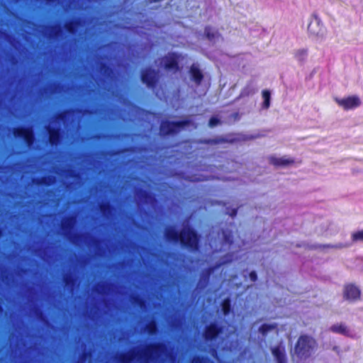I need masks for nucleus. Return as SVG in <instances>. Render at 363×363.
Returning a JSON list of instances; mask_svg holds the SVG:
<instances>
[{
  "label": "nucleus",
  "mask_w": 363,
  "mask_h": 363,
  "mask_svg": "<svg viewBox=\"0 0 363 363\" xmlns=\"http://www.w3.org/2000/svg\"><path fill=\"white\" fill-rule=\"evenodd\" d=\"M220 333H221V330H219L216 325L212 324L210 325L205 330L204 333V337L206 340H213Z\"/></svg>",
  "instance_id": "16"
},
{
  "label": "nucleus",
  "mask_w": 363,
  "mask_h": 363,
  "mask_svg": "<svg viewBox=\"0 0 363 363\" xmlns=\"http://www.w3.org/2000/svg\"><path fill=\"white\" fill-rule=\"evenodd\" d=\"M343 297L350 301H354L360 297V290L353 284H347L345 286Z\"/></svg>",
  "instance_id": "11"
},
{
  "label": "nucleus",
  "mask_w": 363,
  "mask_h": 363,
  "mask_svg": "<svg viewBox=\"0 0 363 363\" xmlns=\"http://www.w3.org/2000/svg\"><path fill=\"white\" fill-rule=\"evenodd\" d=\"M152 332L155 335L159 334V323L156 318L153 323Z\"/></svg>",
  "instance_id": "35"
},
{
  "label": "nucleus",
  "mask_w": 363,
  "mask_h": 363,
  "mask_svg": "<svg viewBox=\"0 0 363 363\" xmlns=\"http://www.w3.org/2000/svg\"><path fill=\"white\" fill-rule=\"evenodd\" d=\"M100 72L106 77H109L113 72L112 68L106 62H101L99 67Z\"/></svg>",
  "instance_id": "22"
},
{
  "label": "nucleus",
  "mask_w": 363,
  "mask_h": 363,
  "mask_svg": "<svg viewBox=\"0 0 363 363\" xmlns=\"http://www.w3.org/2000/svg\"><path fill=\"white\" fill-rule=\"evenodd\" d=\"M55 182V177L51 175H45L41 177L33 179V182L38 186H48Z\"/></svg>",
  "instance_id": "15"
},
{
  "label": "nucleus",
  "mask_w": 363,
  "mask_h": 363,
  "mask_svg": "<svg viewBox=\"0 0 363 363\" xmlns=\"http://www.w3.org/2000/svg\"><path fill=\"white\" fill-rule=\"evenodd\" d=\"M15 138L23 140L25 143L30 147L35 142V135L33 129L28 126H18L13 129Z\"/></svg>",
  "instance_id": "7"
},
{
  "label": "nucleus",
  "mask_w": 363,
  "mask_h": 363,
  "mask_svg": "<svg viewBox=\"0 0 363 363\" xmlns=\"http://www.w3.org/2000/svg\"><path fill=\"white\" fill-rule=\"evenodd\" d=\"M205 35L211 41H214L220 37L218 32L211 27H206L205 28Z\"/></svg>",
  "instance_id": "19"
},
{
  "label": "nucleus",
  "mask_w": 363,
  "mask_h": 363,
  "mask_svg": "<svg viewBox=\"0 0 363 363\" xmlns=\"http://www.w3.org/2000/svg\"><path fill=\"white\" fill-rule=\"evenodd\" d=\"M48 143L52 147L59 145L62 140V130L60 128L48 126Z\"/></svg>",
  "instance_id": "10"
},
{
  "label": "nucleus",
  "mask_w": 363,
  "mask_h": 363,
  "mask_svg": "<svg viewBox=\"0 0 363 363\" xmlns=\"http://www.w3.org/2000/svg\"><path fill=\"white\" fill-rule=\"evenodd\" d=\"M330 1H331L332 3H335V2H340V3H342V4H347V1L348 0H329Z\"/></svg>",
  "instance_id": "40"
},
{
  "label": "nucleus",
  "mask_w": 363,
  "mask_h": 363,
  "mask_svg": "<svg viewBox=\"0 0 363 363\" xmlns=\"http://www.w3.org/2000/svg\"><path fill=\"white\" fill-rule=\"evenodd\" d=\"M141 82L149 88H154L159 82V70H155L150 67L141 70Z\"/></svg>",
  "instance_id": "5"
},
{
  "label": "nucleus",
  "mask_w": 363,
  "mask_h": 363,
  "mask_svg": "<svg viewBox=\"0 0 363 363\" xmlns=\"http://www.w3.org/2000/svg\"><path fill=\"white\" fill-rule=\"evenodd\" d=\"M262 97L264 99L263 106L265 108H268L270 104V92L267 90L262 91Z\"/></svg>",
  "instance_id": "25"
},
{
  "label": "nucleus",
  "mask_w": 363,
  "mask_h": 363,
  "mask_svg": "<svg viewBox=\"0 0 363 363\" xmlns=\"http://www.w3.org/2000/svg\"><path fill=\"white\" fill-rule=\"evenodd\" d=\"M74 218L73 216L68 217L65 222L62 224V228L64 230L70 229L73 226Z\"/></svg>",
  "instance_id": "26"
},
{
  "label": "nucleus",
  "mask_w": 363,
  "mask_h": 363,
  "mask_svg": "<svg viewBox=\"0 0 363 363\" xmlns=\"http://www.w3.org/2000/svg\"><path fill=\"white\" fill-rule=\"evenodd\" d=\"M107 285H108V284H106V283L101 284L99 285L98 286H96L95 290L98 294H103L104 291H104L105 289V288Z\"/></svg>",
  "instance_id": "37"
},
{
  "label": "nucleus",
  "mask_w": 363,
  "mask_h": 363,
  "mask_svg": "<svg viewBox=\"0 0 363 363\" xmlns=\"http://www.w3.org/2000/svg\"><path fill=\"white\" fill-rule=\"evenodd\" d=\"M182 58V55L169 53L160 60V66H163L167 71L177 72L179 69L178 62Z\"/></svg>",
  "instance_id": "8"
},
{
  "label": "nucleus",
  "mask_w": 363,
  "mask_h": 363,
  "mask_svg": "<svg viewBox=\"0 0 363 363\" xmlns=\"http://www.w3.org/2000/svg\"><path fill=\"white\" fill-rule=\"evenodd\" d=\"M226 213L229 214L230 216L233 217L237 213V210L233 208L231 211H227Z\"/></svg>",
  "instance_id": "41"
},
{
  "label": "nucleus",
  "mask_w": 363,
  "mask_h": 363,
  "mask_svg": "<svg viewBox=\"0 0 363 363\" xmlns=\"http://www.w3.org/2000/svg\"><path fill=\"white\" fill-rule=\"evenodd\" d=\"M99 209L102 214L106 216L114 210V207L109 202H102L99 205Z\"/></svg>",
  "instance_id": "20"
},
{
  "label": "nucleus",
  "mask_w": 363,
  "mask_h": 363,
  "mask_svg": "<svg viewBox=\"0 0 363 363\" xmlns=\"http://www.w3.org/2000/svg\"><path fill=\"white\" fill-rule=\"evenodd\" d=\"M165 237L169 241L180 242L190 250H198V236L189 226L184 227L179 233L174 227H169L165 230Z\"/></svg>",
  "instance_id": "1"
},
{
  "label": "nucleus",
  "mask_w": 363,
  "mask_h": 363,
  "mask_svg": "<svg viewBox=\"0 0 363 363\" xmlns=\"http://www.w3.org/2000/svg\"><path fill=\"white\" fill-rule=\"evenodd\" d=\"M276 328H277V325H274V324H264L260 327L259 331L263 335H265L267 331L271 330H274V329H276Z\"/></svg>",
  "instance_id": "28"
},
{
  "label": "nucleus",
  "mask_w": 363,
  "mask_h": 363,
  "mask_svg": "<svg viewBox=\"0 0 363 363\" xmlns=\"http://www.w3.org/2000/svg\"><path fill=\"white\" fill-rule=\"evenodd\" d=\"M59 32H60V30H59L54 31V33H53V34H54V35H55V36H57V35H58Z\"/></svg>",
  "instance_id": "45"
},
{
  "label": "nucleus",
  "mask_w": 363,
  "mask_h": 363,
  "mask_svg": "<svg viewBox=\"0 0 363 363\" xmlns=\"http://www.w3.org/2000/svg\"><path fill=\"white\" fill-rule=\"evenodd\" d=\"M269 162L277 167H287L294 163V160L286 156L276 157L271 156L269 157Z\"/></svg>",
  "instance_id": "12"
},
{
  "label": "nucleus",
  "mask_w": 363,
  "mask_h": 363,
  "mask_svg": "<svg viewBox=\"0 0 363 363\" xmlns=\"http://www.w3.org/2000/svg\"><path fill=\"white\" fill-rule=\"evenodd\" d=\"M190 123L189 121H162L160 123V135H169L177 133L181 130L184 126L188 125Z\"/></svg>",
  "instance_id": "4"
},
{
  "label": "nucleus",
  "mask_w": 363,
  "mask_h": 363,
  "mask_svg": "<svg viewBox=\"0 0 363 363\" xmlns=\"http://www.w3.org/2000/svg\"><path fill=\"white\" fill-rule=\"evenodd\" d=\"M154 306H155V309L157 310V307L159 306V303L155 301V303H154ZM157 311H155V315H157Z\"/></svg>",
  "instance_id": "43"
},
{
  "label": "nucleus",
  "mask_w": 363,
  "mask_h": 363,
  "mask_svg": "<svg viewBox=\"0 0 363 363\" xmlns=\"http://www.w3.org/2000/svg\"><path fill=\"white\" fill-rule=\"evenodd\" d=\"M337 349H338V347H334V348H333V350H334L335 351H337Z\"/></svg>",
  "instance_id": "49"
},
{
  "label": "nucleus",
  "mask_w": 363,
  "mask_h": 363,
  "mask_svg": "<svg viewBox=\"0 0 363 363\" xmlns=\"http://www.w3.org/2000/svg\"><path fill=\"white\" fill-rule=\"evenodd\" d=\"M152 354V350L150 345L131 350L128 352L121 353L118 357L121 363H131L137 360L140 362L147 361Z\"/></svg>",
  "instance_id": "2"
},
{
  "label": "nucleus",
  "mask_w": 363,
  "mask_h": 363,
  "mask_svg": "<svg viewBox=\"0 0 363 363\" xmlns=\"http://www.w3.org/2000/svg\"><path fill=\"white\" fill-rule=\"evenodd\" d=\"M330 330L335 333H338L346 336L350 335V330L343 323H337L332 325Z\"/></svg>",
  "instance_id": "18"
},
{
  "label": "nucleus",
  "mask_w": 363,
  "mask_h": 363,
  "mask_svg": "<svg viewBox=\"0 0 363 363\" xmlns=\"http://www.w3.org/2000/svg\"><path fill=\"white\" fill-rule=\"evenodd\" d=\"M157 269H155V285H157V281L158 280V274H157ZM155 297L156 299L159 298V291H158V289L157 288V286H155Z\"/></svg>",
  "instance_id": "32"
},
{
  "label": "nucleus",
  "mask_w": 363,
  "mask_h": 363,
  "mask_svg": "<svg viewBox=\"0 0 363 363\" xmlns=\"http://www.w3.org/2000/svg\"><path fill=\"white\" fill-rule=\"evenodd\" d=\"M63 281L65 286H73L75 282V278L72 274H67L63 277Z\"/></svg>",
  "instance_id": "24"
},
{
  "label": "nucleus",
  "mask_w": 363,
  "mask_h": 363,
  "mask_svg": "<svg viewBox=\"0 0 363 363\" xmlns=\"http://www.w3.org/2000/svg\"><path fill=\"white\" fill-rule=\"evenodd\" d=\"M154 354V363H159V340H155L152 346Z\"/></svg>",
  "instance_id": "23"
},
{
  "label": "nucleus",
  "mask_w": 363,
  "mask_h": 363,
  "mask_svg": "<svg viewBox=\"0 0 363 363\" xmlns=\"http://www.w3.org/2000/svg\"><path fill=\"white\" fill-rule=\"evenodd\" d=\"M232 256H233L232 255H228L225 256L222 259V261L219 263L218 266H220L222 264H224L231 262L233 260V259L231 258Z\"/></svg>",
  "instance_id": "36"
},
{
  "label": "nucleus",
  "mask_w": 363,
  "mask_h": 363,
  "mask_svg": "<svg viewBox=\"0 0 363 363\" xmlns=\"http://www.w3.org/2000/svg\"><path fill=\"white\" fill-rule=\"evenodd\" d=\"M140 193H142L143 194H146L147 192L144 190H140Z\"/></svg>",
  "instance_id": "48"
},
{
  "label": "nucleus",
  "mask_w": 363,
  "mask_h": 363,
  "mask_svg": "<svg viewBox=\"0 0 363 363\" xmlns=\"http://www.w3.org/2000/svg\"><path fill=\"white\" fill-rule=\"evenodd\" d=\"M82 25V20L79 18H75L66 22L65 28L66 30L72 35H74L77 32V28Z\"/></svg>",
  "instance_id": "13"
},
{
  "label": "nucleus",
  "mask_w": 363,
  "mask_h": 363,
  "mask_svg": "<svg viewBox=\"0 0 363 363\" xmlns=\"http://www.w3.org/2000/svg\"><path fill=\"white\" fill-rule=\"evenodd\" d=\"M220 123V120L216 117H212L210 121H209V123H208V125L211 127V128H213L215 126H216L217 125H218Z\"/></svg>",
  "instance_id": "33"
},
{
  "label": "nucleus",
  "mask_w": 363,
  "mask_h": 363,
  "mask_svg": "<svg viewBox=\"0 0 363 363\" xmlns=\"http://www.w3.org/2000/svg\"><path fill=\"white\" fill-rule=\"evenodd\" d=\"M67 112H68V111H65L58 113L56 115V120L59 121H62L65 120Z\"/></svg>",
  "instance_id": "31"
},
{
  "label": "nucleus",
  "mask_w": 363,
  "mask_h": 363,
  "mask_svg": "<svg viewBox=\"0 0 363 363\" xmlns=\"http://www.w3.org/2000/svg\"><path fill=\"white\" fill-rule=\"evenodd\" d=\"M3 235V230L2 228L0 227V238Z\"/></svg>",
  "instance_id": "46"
},
{
  "label": "nucleus",
  "mask_w": 363,
  "mask_h": 363,
  "mask_svg": "<svg viewBox=\"0 0 363 363\" xmlns=\"http://www.w3.org/2000/svg\"><path fill=\"white\" fill-rule=\"evenodd\" d=\"M152 1L157 2L159 1V0H152Z\"/></svg>",
  "instance_id": "50"
},
{
  "label": "nucleus",
  "mask_w": 363,
  "mask_h": 363,
  "mask_svg": "<svg viewBox=\"0 0 363 363\" xmlns=\"http://www.w3.org/2000/svg\"><path fill=\"white\" fill-rule=\"evenodd\" d=\"M308 32L312 38L316 40H322L325 37V28L318 17L312 16L310 18L308 25Z\"/></svg>",
  "instance_id": "6"
},
{
  "label": "nucleus",
  "mask_w": 363,
  "mask_h": 363,
  "mask_svg": "<svg viewBox=\"0 0 363 363\" xmlns=\"http://www.w3.org/2000/svg\"><path fill=\"white\" fill-rule=\"evenodd\" d=\"M222 310L223 311L224 315H227L229 313L230 311V301L229 298H226L223 301L222 303Z\"/></svg>",
  "instance_id": "29"
},
{
  "label": "nucleus",
  "mask_w": 363,
  "mask_h": 363,
  "mask_svg": "<svg viewBox=\"0 0 363 363\" xmlns=\"http://www.w3.org/2000/svg\"><path fill=\"white\" fill-rule=\"evenodd\" d=\"M191 363H208V360L206 358L196 357L192 359Z\"/></svg>",
  "instance_id": "34"
},
{
  "label": "nucleus",
  "mask_w": 363,
  "mask_h": 363,
  "mask_svg": "<svg viewBox=\"0 0 363 363\" xmlns=\"http://www.w3.org/2000/svg\"><path fill=\"white\" fill-rule=\"evenodd\" d=\"M160 355L162 354V352H163V346L160 343Z\"/></svg>",
  "instance_id": "44"
},
{
  "label": "nucleus",
  "mask_w": 363,
  "mask_h": 363,
  "mask_svg": "<svg viewBox=\"0 0 363 363\" xmlns=\"http://www.w3.org/2000/svg\"><path fill=\"white\" fill-rule=\"evenodd\" d=\"M316 346V342L313 337L302 335L296 345L295 354L300 359H306L311 356Z\"/></svg>",
  "instance_id": "3"
},
{
  "label": "nucleus",
  "mask_w": 363,
  "mask_h": 363,
  "mask_svg": "<svg viewBox=\"0 0 363 363\" xmlns=\"http://www.w3.org/2000/svg\"><path fill=\"white\" fill-rule=\"evenodd\" d=\"M349 246H350V245H347V244H341V243H340V244H337V245H335L334 247H335V248H344V247H347Z\"/></svg>",
  "instance_id": "39"
},
{
  "label": "nucleus",
  "mask_w": 363,
  "mask_h": 363,
  "mask_svg": "<svg viewBox=\"0 0 363 363\" xmlns=\"http://www.w3.org/2000/svg\"><path fill=\"white\" fill-rule=\"evenodd\" d=\"M352 240L353 242L363 241V229L362 230L353 233L352 234Z\"/></svg>",
  "instance_id": "30"
},
{
  "label": "nucleus",
  "mask_w": 363,
  "mask_h": 363,
  "mask_svg": "<svg viewBox=\"0 0 363 363\" xmlns=\"http://www.w3.org/2000/svg\"><path fill=\"white\" fill-rule=\"evenodd\" d=\"M250 278L252 281H255L257 280V274L255 272H251L250 273Z\"/></svg>",
  "instance_id": "38"
},
{
  "label": "nucleus",
  "mask_w": 363,
  "mask_h": 363,
  "mask_svg": "<svg viewBox=\"0 0 363 363\" xmlns=\"http://www.w3.org/2000/svg\"><path fill=\"white\" fill-rule=\"evenodd\" d=\"M254 92H255V90H253V91H252L251 92H250V91H247V90H246V89H244V90L242 91V95H243V96H245V95H249V94H252V93H254Z\"/></svg>",
  "instance_id": "42"
},
{
  "label": "nucleus",
  "mask_w": 363,
  "mask_h": 363,
  "mask_svg": "<svg viewBox=\"0 0 363 363\" xmlns=\"http://www.w3.org/2000/svg\"><path fill=\"white\" fill-rule=\"evenodd\" d=\"M335 101L345 110L355 108L361 104V101L357 96H351L342 99L335 98Z\"/></svg>",
  "instance_id": "9"
},
{
  "label": "nucleus",
  "mask_w": 363,
  "mask_h": 363,
  "mask_svg": "<svg viewBox=\"0 0 363 363\" xmlns=\"http://www.w3.org/2000/svg\"><path fill=\"white\" fill-rule=\"evenodd\" d=\"M158 256H159L158 252H157V250H156L155 257V258H157Z\"/></svg>",
  "instance_id": "47"
},
{
  "label": "nucleus",
  "mask_w": 363,
  "mask_h": 363,
  "mask_svg": "<svg viewBox=\"0 0 363 363\" xmlns=\"http://www.w3.org/2000/svg\"><path fill=\"white\" fill-rule=\"evenodd\" d=\"M295 58L298 61H303L308 55V50L305 48L298 49L294 52Z\"/></svg>",
  "instance_id": "21"
},
{
  "label": "nucleus",
  "mask_w": 363,
  "mask_h": 363,
  "mask_svg": "<svg viewBox=\"0 0 363 363\" xmlns=\"http://www.w3.org/2000/svg\"><path fill=\"white\" fill-rule=\"evenodd\" d=\"M272 354L277 359V363H286L284 348L283 347L279 346L273 348Z\"/></svg>",
  "instance_id": "17"
},
{
  "label": "nucleus",
  "mask_w": 363,
  "mask_h": 363,
  "mask_svg": "<svg viewBox=\"0 0 363 363\" xmlns=\"http://www.w3.org/2000/svg\"><path fill=\"white\" fill-rule=\"evenodd\" d=\"M231 233L228 231H223V245H228L229 247L232 245Z\"/></svg>",
  "instance_id": "27"
},
{
  "label": "nucleus",
  "mask_w": 363,
  "mask_h": 363,
  "mask_svg": "<svg viewBox=\"0 0 363 363\" xmlns=\"http://www.w3.org/2000/svg\"><path fill=\"white\" fill-rule=\"evenodd\" d=\"M189 73L191 76L193 81L196 84H200V83L201 82V81L203 79V76L202 72L201 71V69L199 67V65L193 64L190 67Z\"/></svg>",
  "instance_id": "14"
}]
</instances>
